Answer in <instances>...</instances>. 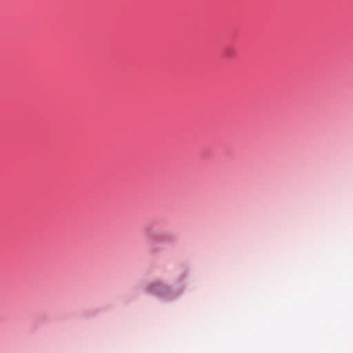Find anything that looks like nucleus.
<instances>
[{
  "label": "nucleus",
  "instance_id": "f257e3e1",
  "mask_svg": "<svg viewBox=\"0 0 353 353\" xmlns=\"http://www.w3.org/2000/svg\"><path fill=\"white\" fill-rule=\"evenodd\" d=\"M162 288L163 286L160 283H155L151 285V286L150 287V292L152 293L160 294Z\"/></svg>",
  "mask_w": 353,
  "mask_h": 353
}]
</instances>
